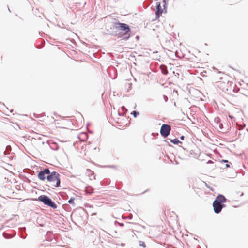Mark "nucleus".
I'll return each mask as SVG.
<instances>
[{
	"mask_svg": "<svg viewBox=\"0 0 248 248\" xmlns=\"http://www.w3.org/2000/svg\"><path fill=\"white\" fill-rule=\"evenodd\" d=\"M50 173V170L48 168H45L43 170L40 171L38 174V178L42 181L46 179V175Z\"/></svg>",
	"mask_w": 248,
	"mask_h": 248,
	"instance_id": "nucleus-6",
	"label": "nucleus"
},
{
	"mask_svg": "<svg viewBox=\"0 0 248 248\" xmlns=\"http://www.w3.org/2000/svg\"><path fill=\"white\" fill-rule=\"evenodd\" d=\"M226 198L222 195L219 194L216 198L213 203L214 211L216 214H219L221 212L223 208L225 205L223 203L226 202Z\"/></svg>",
	"mask_w": 248,
	"mask_h": 248,
	"instance_id": "nucleus-2",
	"label": "nucleus"
},
{
	"mask_svg": "<svg viewBox=\"0 0 248 248\" xmlns=\"http://www.w3.org/2000/svg\"><path fill=\"white\" fill-rule=\"evenodd\" d=\"M38 201L42 202L44 204L55 209L57 207L56 204L48 196L42 195L38 197Z\"/></svg>",
	"mask_w": 248,
	"mask_h": 248,
	"instance_id": "nucleus-4",
	"label": "nucleus"
},
{
	"mask_svg": "<svg viewBox=\"0 0 248 248\" xmlns=\"http://www.w3.org/2000/svg\"><path fill=\"white\" fill-rule=\"evenodd\" d=\"M161 72L164 75H167L168 73L166 66L164 65H161L160 66Z\"/></svg>",
	"mask_w": 248,
	"mask_h": 248,
	"instance_id": "nucleus-8",
	"label": "nucleus"
},
{
	"mask_svg": "<svg viewBox=\"0 0 248 248\" xmlns=\"http://www.w3.org/2000/svg\"><path fill=\"white\" fill-rule=\"evenodd\" d=\"M112 23L111 28L116 30V31H114L112 35L118 36L119 37H123V39L125 40L129 39L131 30L127 24L120 23L115 19Z\"/></svg>",
	"mask_w": 248,
	"mask_h": 248,
	"instance_id": "nucleus-1",
	"label": "nucleus"
},
{
	"mask_svg": "<svg viewBox=\"0 0 248 248\" xmlns=\"http://www.w3.org/2000/svg\"><path fill=\"white\" fill-rule=\"evenodd\" d=\"M185 136H181L180 138V139L181 140H184V139H185Z\"/></svg>",
	"mask_w": 248,
	"mask_h": 248,
	"instance_id": "nucleus-19",
	"label": "nucleus"
},
{
	"mask_svg": "<svg viewBox=\"0 0 248 248\" xmlns=\"http://www.w3.org/2000/svg\"><path fill=\"white\" fill-rule=\"evenodd\" d=\"M114 224H115V225H116V224H118L120 226H121V227H123V226H124V224H123V223H119V222H118V221H115L114 222Z\"/></svg>",
	"mask_w": 248,
	"mask_h": 248,
	"instance_id": "nucleus-16",
	"label": "nucleus"
},
{
	"mask_svg": "<svg viewBox=\"0 0 248 248\" xmlns=\"http://www.w3.org/2000/svg\"><path fill=\"white\" fill-rule=\"evenodd\" d=\"M226 167H227V168H228V167H230V165H229V164H227L226 165Z\"/></svg>",
	"mask_w": 248,
	"mask_h": 248,
	"instance_id": "nucleus-21",
	"label": "nucleus"
},
{
	"mask_svg": "<svg viewBox=\"0 0 248 248\" xmlns=\"http://www.w3.org/2000/svg\"><path fill=\"white\" fill-rule=\"evenodd\" d=\"M171 126L168 124H163L161 127L160 133L164 138L167 137L170 134Z\"/></svg>",
	"mask_w": 248,
	"mask_h": 248,
	"instance_id": "nucleus-5",
	"label": "nucleus"
},
{
	"mask_svg": "<svg viewBox=\"0 0 248 248\" xmlns=\"http://www.w3.org/2000/svg\"><path fill=\"white\" fill-rule=\"evenodd\" d=\"M3 236L4 238L7 239V238H9L10 237L9 236V234H7V233H6L5 232H3Z\"/></svg>",
	"mask_w": 248,
	"mask_h": 248,
	"instance_id": "nucleus-15",
	"label": "nucleus"
},
{
	"mask_svg": "<svg viewBox=\"0 0 248 248\" xmlns=\"http://www.w3.org/2000/svg\"><path fill=\"white\" fill-rule=\"evenodd\" d=\"M247 130L248 131V129H247Z\"/></svg>",
	"mask_w": 248,
	"mask_h": 248,
	"instance_id": "nucleus-26",
	"label": "nucleus"
},
{
	"mask_svg": "<svg viewBox=\"0 0 248 248\" xmlns=\"http://www.w3.org/2000/svg\"><path fill=\"white\" fill-rule=\"evenodd\" d=\"M163 98H164V99L165 102H167L168 101V97L165 95H163Z\"/></svg>",
	"mask_w": 248,
	"mask_h": 248,
	"instance_id": "nucleus-18",
	"label": "nucleus"
},
{
	"mask_svg": "<svg viewBox=\"0 0 248 248\" xmlns=\"http://www.w3.org/2000/svg\"><path fill=\"white\" fill-rule=\"evenodd\" d=\"M21 230L22 231V230L23 231H25V228H22L21 229Z\"/></svg>",
	"mask_w": 248,
	"mask_h": 248,
	"instance_id": "nucleus-22",
	"label": "nucleus"
},
{
	"mask_svg": "<svg viewBox=\"0 0 248 248\" xmlns=\"http://www.w3.org/2000/svg\"><path fill=\"white\" fill-rule=\"evenodd\" d=\"M139 244H140V246H142V247H146V245H145V243H144V242H143V241H140V242H139Z\"/></svg>",
	"mask_w": 248,
	"mask_h": 248,
	"instance_id": "nucleus-14",
	"label": "nucleus"
},
{
	"mask_svg": "<svg viewBox=\"0 0 248 248\" xmlns=\"http://www.w3.org/2000/svg\"><path fill=\"white\" fill-rule=\"evenodd\" d=\"M8 9L9 12H11V10H10V8L9 7H8Z\"/></svg>",
	"mask_w": 248,
	"mask_h": 248,
	"instance_id": "nucleus-25",
	"label": "nucleus"
},
{
	"mask_svg": "<svg viewBox=\"0 0 248 248\" xmlns=\"http://www.w3.org/2000/svg\"><path fill=\"white\" fill-rule=\"evenodd\" d=\"M222 161L224 162H228V160H223Z\"/></svg>",
	"mask_w": 248,
	"mask_h": 248,
	"instance_id": "nucleus-23",
	"label": "nucleus"
},
{
	"mask_svg": "<svg viewBox=\"0 0 248 248\" xmlns=\"http://www.w3.org/2000/svg\"><path fill=\"white\" fill-rule=\"evenodd\" d=\"M122 109H123V110H124V109H125V107H124V106H123V107H122Z\"/></svg>",
	"mask_w": 248,
	"mask_h": 248,
	"instance_id": "nucleus-24",
	"label": "nucleus"
},
{
	"mask_svg": "<svg viewBox=\"0 0 248 248\" xmlns=\"http://www.w3.org/2000/svg\"><path fill=\"white\" fill-rule=\"evenodd\" d=\"M85 192L87 194H91L93 192V189L90 186L87 187L85 189Z\"/></svg>",
	"mask_w": 248,
	"mask_h": 248,
	"instance_id": "nucleus-9",
	"label": "nucleus"
},
{
	"mask_svg": "<svg viewBox=\"0 0 248 248\" xmlns=\"http://www.w3.org/2000/svg\"><path fill=\"white\" fill-rule=\"evenodd\" d=\"M26 235H24L23 232L21 233V237L25 239L26 238Z\"/></svg>",
	"mask_w": 248,
	"mask_h": 248,
	"instance_id": "nucleus-17",
	"label": "nucleus"
},
{
	"mask_svg": "<svg viewBox=\"0 0 248 248\" xmlns=\"http://www.w3.org/2000/svg\"><path fill=\"white\" fill-rule=\"evenodd\" d=\"M74 200H75V198H74V197H72V198H71L69 200V201H68V202L69 204L74 205Z\"/></svg>",
	"mask_w": 248,
	"mask_h": 248,
	"instance_id": "nucleus-12",
	"label": "nucleus"
},
{
	"mask_svg": "<svg viewBox=\"0 0 248 248\" xmlns=\"http://www.w3.org/2000/svg\"><path fill=\"white\" fill-rule=\"evenodd\" d=\"M11 150V147L10 145H7L6 147V150L4 152V155H7L8 154V152L10 151Z\"/></svg>",
	"mask_w": 248,
	"mask_h": 248,
	"instance_id": "nucleus-11",
	"label": "nucleus"
},
{
	"mask_svg": "<svg viewBox=\"0 0 248 248\" xmlns=\"http://www.w3.org/2000/svg\"><path fill=\"white\" fill-rule=\"evenodd\" d=\"M162 12L163 10L161 8L160 3L159 2H156L155 11L156 18H158L161 16Z\"/></svg>",
	"mask_w": 248,
	"mask_h": 248,
	"instance_id": "nucleus-7",
	"label": "nucleus"
},
{
	"mask_svg": "<svg viewBox=\"0 0 248 248\" xmlns=\"http://www.w3.org/2000/svg\"><path fill=\"white\" fill-rule=\"evenodd\" d=\"M60 175L56 171L50 172L47 174L46 180L51 185L52 188L59 187L60 186L61 180Z\"/></svg>",
	"mask_w": 248,
	"mask_h": 248,
	"instance_id": "nucleus-3",
	"label": "nucleus"
},
{
	"mask_svg": "<svg viewBox=\"0 0 248 248\" xmlns=\"http://www.w3.org/2000/svg\"><path fill=\"white\" fill-rule=\"evenodd\" d=\"M170 142L174 144H177L179 143H182L181 141H180L178 139H174L173 140H170Z\"/></svg>",
	"mask_w": 248,
	"mask_h": 248,
	"instance_id": "nucleus-10",
	"label": "nucleus"
},
{
	"mask_svg": "<svg viewBox=\"0 0 248 248\" xmlns=\"http://www.w3.org/2000/svg\"><path fill=\"white\" fill-rule=\"evenodd\" d=\"M213 163V162L211 160H209L208 162H207V163Z\"/></svg>",
	"mask_w": 248,
	"mask_h": 248,
	"instance_id": "nucleus-20",
	"label": "nucleus"
},
{
	"mask_svg": "<svg viewBox=\"0 0 248 248\" xmlns=\"http://www.w3.org/2000/svg\"><path fill=\"white\" fill-rule=\"evenodd\" d=\"M131 114H132L133 115V116L136 118L139 115V112L138 111H133L132 113H131Z\"/></svg>",
	"mask_w": 248,
	"mask_h": 248,
	"instance_id": "nucleus-13",
	"label": "nucleus"
}]
</instances>
